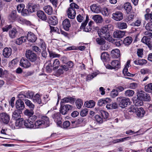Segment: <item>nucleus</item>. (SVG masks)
Masks as SVG:
<instances>
[{"label":"nucleus","instance_id":"f257e3e1","mask_svg":"<svg viewBox=\"0 0 152 152\" xmlns=\"http://www.w3.org/2000/svg\"><path fill=\"white\" fill-rule=\"evenodd\" d=\"M113 28V26L111 25L105 26L98 30V35L100 37L104 38L110 41L112 40V37L110 35L109 31L112 30Z\"/></svg>","mask_w":152,"mask_h":152},{"label":"nucleus","instance_id":"f03ea898","mask_svg":"<svg viewBox=\"0 0 152 152\" xmlns=\"http://www.w3.org/2000/svg\"><path fill=\"white\" fill-rule=\"evenodd\" d=\"M50 124L49 118L46 116H43L40 119L36 121L34 125V128L37 129L42 127H46L49 126Z\"/></svg>","mask_w":152,"mask_h":152},{"label":"nucleus","instance_id":"7ed1b4c3","mask_svg":"<svg viewBox=\"0 0 152 152\" xmlns=\"http://www.w3.org/2000/svg\"><path fill=\"white\" fill-rule=\"evenodd\" d=\"M117 101L119 102V105L122 108H125L127 105L130 104V99L125 97H118L117 98Z\"/></svg>","mask_w":152,"mask_h":152},{"label":"nucleus","instance_id":"20e7f679","mask_svg":"<svg viewBox=\"0 0 152 152\" xmlns=\"http://www.w3.org/2000/svg\"><path fill=\"white\" fill-rule=\"evenodd\" d=\"M131 111L133 113H136V114L137 117L141 118L143 117L145 113V111L141 107L138 108L135 106L132 107L131 109Z\"/></svg>","mask_w":152,"mask_h":152},{"label":"nucleus","instance_id":"39448f33","mask_svg":"<svg viewBox=\"0 0 152 152\" xmlns=\"http://www.w3.org/2000/svg\"><path fill=\"white\" fill-rule=\"evenodd\" d=\"M26 57L32 62H35L37 59V55L30 50H26L25 53Z\"/></svg>","mask_w":152,"mask_h":152},{"label":"nucleus","instance_id":"423d86ee","mask_svg":"<svg viewBox=\"0 0 152 152\" xmlns=\"http://www.w3.org/2000/svg\"><path fill=\"white\" fill-rule=\"evenodd\" d=\"M73 105L69 104H66L63 106H61L60 107V113L64 115L66 114L70 111L73 109Z\"/></svg>","mask_w":152,"mask_h":152},{"label":"nucleus","instance_id":"0eeeda50","mask_svg":"<svg viewBox=\"0 0 152 152\" xmlns=\"http://www.w3.org/2000/svg\"><path fill=\"white\" fill-rule=\"evenodd\" d=\"M137 96L139 99L143 101H149L150 99L149 94L142 91H138Z\"/></svg>","mask_w":152,"mask_h":152},{"label":"nucleus","instance_id":"6e6552de","mask_svg":"<svg viewBox=\"0 0 152 152\" xmlns=\"http://www.w3.org/2000/svg\"><path fill=\"white\" fill-rule=\"evenodd\" d=\"M10 120V117L7 113H3L0 114V121L7 124Z\"/></svg>","mask_w":152,"mask_h":152},{"label":"nucleus","instance_id":"1a4fd4ad","mask_svg":"<svg viewBox=\"0 0 152 152\" xmlns=\"http://www.w3.org/2000/svg\"><path fill=\"white\" fill-rule=\"evenodd\" d=\"M88 20V17L87 16H86V19L85 22L82 23L80 27V29L83 30L84 31L86 32H89L91 30V28L90 26L87 25L86 26Z\"/></svg>","mask_w":152,"mask_h":152},{"label":"nucleus","instance_id":"9d476101","mask_svg":"<svg viewBox=\"0 0 152 152\" xmlns=\"http://www.w3.org/2000/svg\"><path fill=\"white\" fill-rule=\"evenodd\" d=\"M123 14L120 11H116L112 14V18L117 21L121 20L123 19Z\"/></svg>","mask_w":152,"mask_h":152},{"label":"nucleus","instance_id":"9b49d317","mask_svg":"<svg viewBox=\"0 0 152 152\" xmlns=\"http://www.w3.org/2000/svg\"><path fill=\"white\" fill-rule=\"evenodd\" d=\"M20 65L24 68H28L30 66L31 64L26 58H23L20 60Z\"/></svg>","mask_w":152,"mask_h":152},{"label":"nucleus","instance_id":"f8f14e48","mask_svg":"<svg viewBox=\"0 0 152 152\" xmlns=\"http://www.w3.org/2000/svg\"><path fill=\"white\" fill-rule=\"evenodd\" d=\"M15 105L16 108L20 111L23 110L25 108L24 103L20 99L16 101Z\"/></svg>","mask_w":152,"mask_h":152},{"label":"nucleus","instance_id":"ddd939ff","mask_svg":"<svg viewBox=\"0 0 152 152\" xmlns=\"http://www.w3.org/2000/svg\"><path fill=\"white\" fill-rule=\"evenodd\" d=\"M52 117L54 119V121L56 122L58 126L62 128V121H61L59 114L58 113H55L52 116Z\"/></svg>","mask_w":152,"mask_h":152},{"label":"nucleus","instance_id":"4468645a","mask_svg":"<svg viewBox=\"0 0 152 152\" xmlns=\"http://www.w3.org/2000/svg\"><path fill=\"white\" fill-rule=\"evenodd\" d=\"M26 39L30 42H35L37 39V37L36 36L31 32H28L27 34Z\"/></svg>","mask_w":152,"mask_h":152},{"label":"nucleus","instance_id":"2eb2a0df","mask_svg":"<svg viewBox=\"0 0 152 152\" xmlns=\"http://www.w3.org/2000/svg\"><path fill=\"white\" fill-rule=\"evenodd\" d=\"M50 60H51L50 63L53 66V69L55 70L57 69L59 67L60 64V62L59 60L57 59H56L53 60L51 59Z\"/></svg>","mask_w":152,"mask_h":152},{"label":"nucleus","instance_id":"dca6fc26","mask_svg":"<svg viewBox=\"0 0 152 152\" xmlns=\"http://www.w3.org/2000/svg\"><path fill=\"white\" fill-rule=\"evenodd\" d=\"M12 53V50L10 48H5L3 51V55L4 57L8 58L11 56Z\"/></svg>","mask_w":152,"mask_h":152},{"label":"nucleus","instance_id":"f3484780","mask_svg":"<svg viewBox=\"0 0 152 152\" xmlns=\"http://www.w3.org/2000/svg\"><path fill=\"white\" fill-rule=\"evenodd\" d=\"M125 34L124 31L117 30L113 32V35L115 38H121L124 36Z\"/></svg>","mask_w":152,"mask_h":152},{"label":"nucleus","instance_id":"a211bd4d","mask_svg":"<svg viewBox=\"0 0 152 152\" xmlns=\"http://www.w3.org/2000/svg\"><path fill=\"white\" fill-rule=\"evenodd\" d=\"M48 23L53 25H55L58 23V20L56 16H53L49 17Z\"/></svg>","mask_w":152,"mask_h":152},{"label":"nucleus","instance_id":"6ab92c4d","mask_svg":"<svg viewBox=\"0 0 152 152\" xmlns=\"http://www.w3.org/2000/svg\"><path fill=\"white\" fill-rule=\"evenodd\" d=\"M68 17L71 19H73L75 18L76 15V11L72 8H69L67 11Z\"/></svg>","mask_w":152,"mask_h":152},{"label":"nucleus","instance_id":"aec40b11","mask_svg":"<svg viewBox=\"0 0 152 152\" xmlns=\"http://www.w3.org/2000/svg\"><path fill=\"white\" fill-rule=\"evenodd\" d=\"M25 121L22 118L16 120L15 125L18 128L24 127Z\"/></svg>","mask_w":152,"mask_h":152},{"label":"nucleus","instance_id":"412c9836","mask_svg":"<svg viewBox=\"0 0 152 152\" xmlns=\"http://www.w3.org/2000/svg\"><path fill=\"white\" fill-rule=\"evenodd\" d=\"M9 36L11 38H15L16 37L18 34V31L15 28H13L9 32Z\"/></svg>","mask_w":152,"mask_h":152},{"label":"nucleus","instance_id":"4be33fe9","mask_svg":"<svg viewBox=\"0 0 152 152\" xmlns=\"http://www.w3.org/2000/svg\"><path fill=\"white\" fill-rule=\"evenodd\" d=\"M62 24L64 29L66 31H68L71 26L69 20L68 19L64 20Z\"/></svg>","mask_w":152,"mask_h":152},{"label":"nucleus","instance_id":"5701e85b","mask_svg":"<svg viewBox=\"0 0 152 152\" xmlns=\"http://www.w3.org/2000/svg\"><path fill=\"white\" fill-rule=\"evenodd\" d=\"M111 101V100L109 98H106L105 99H101L98 101V104L100 106H103Z\"/></svg>","mask_w":152,"mask_h":152},{"label":"nucleus","instance_id":"b1692460","mask_svg":"<svg viewBox=\"0 0 152 152\" xmlns=\"http://www.w3.org/2000/svg\"><path fill=\"white\" fill-rule=\"evenodd\" d=\"M120 55V51L118 49H113L111 52V55L114 58H118L119 57Z\"/></svg>","mask_w":152,"mask_h":152},{"label":"nucleus","instance_id":"393cba45","mask_svg":"<svg viewBox=\"0 0 152 152\" xmlns=\"http://www.w3.org/2000/svg\"><path fill=\"white\" fill-rule=\"evenodd\" d=\"M37 15L38 17L42 20L43 21L46 20L47 18L46 15L43 11L41 10L38 11Z\"/></svg>","mask_w":152,"mask_h":152},{"label":"nucleus","instance_id":"a878e982","mask_svg":"<svg viewBox=\"0 0 152 152\" xmlns=\"http://www.w3.org/2000/svg\"><path fill=\"white\" fill-rule=\"evenodd\" d=\"M18 17L17 12L15 11H13L9 15L8 18L11 21L13 22Z\"/></svg>","mask_w":152,"mask_h":152},{"label":"nucleus","instance_id":"bb28decb","mask_svg":"<svg viewBox=\"0 0 152 152\" xmlns=\"http://www.w3.org/2000/svg\"><path fill=\"white\" fill-rule=\"evenodd\" d=\"M141 41L147 45L149 48H151V39L150 38H148L146 36H144L142 38Z\"/></svg>","mask_w":152,"mask_h":152},{"label":"nucleus","instance_id":"cd10ccee","mask_svg":"<svg viewBox=\"0 0 152 152\" xmlns=\"http://www.w3.org/2000/svg\"><path fill=\"white\" fill-rule=\"evenodd\" d=\"M24 126L27 128L31 129L34 127V124L33 122L29 119L25 121Z\"/></svg>","mask_w":152,"mask_h":152},{"label":"nucleus","instance_id":"c85d7f7f","mask_svg":"<svg viewBox=\"0 0 152 152\" xmlns=\"http://www.w3.org/2000/svg\"><path fill=\"white\" fill-rule=\"evenodd\" d=\"M91 11L94 13H98L100 12V7L96 4H93L91 6Z\"/></svg>","mask_w":152,"mask_h":152},{"label":"nucleus","instance_id":"c756f323","mask_svg":"<svg viewBox=\"0 0 152 152\" xmlns=\"http://www.w3.org/2000/svg\"><path fill=\"white\" fill-rule=\"evenodd\" d=\"M123 7L127 13L130 12L132 9L130 3L129 2L125 3L123 5Z\"/></svg>","mask_w":152,"mask_h":152},{"label":"nucleus","instance_id":"7c9ffc66","mask_svg":"<svg viewBox=\"0 0 152 152\" xmlns=\"http://www.w3.org/2000/svg\"><path fill=\"white\" fill-rule=\"evenodd\" d=\"M92 19L96 23H102L103 21V19L101 16L99 15H96L93 16L92 17Z\"/></svg>","mask_w":152,"mask_h":152},{"label":"nucleus","instance_id":"2f4dec72","mask_svg":"<svg viewBox=\"0 0 152 152\" xmlns=\"http://www.w3.org/2000/svg\"><path fill=\"white\" fill-rule=\"evenodd\" d=\"M43 10L45 12L49 15H51L52 14L53 10L52 7L50 5H47L43 7Z\"/></svg>","mask_w":152,"mask_h":152},{"label":"nucleus","instance_id":"473e14b6","mask_svg":"<svg viewBox=\"0 0 152 152\" xmlns=\"http://www.w3.org/2000/svg\"><path fill=\"white\" fill-rule=\"evenodd\" d=\"M21 111L18 110L15 111L12 114V118L14 119L17 120L20 118V114Z\"/></svg>","mask_w":152,"mask_h":152},{"label":"nucleus","instance_id":"72a5a7b5","mask_svg":"<svg viewBox=\"0 0 152 152\" xmlns=\"http://www.w3.org/2000/svg\"><path fill=\"white\" fill-rule=\"evenodd\" d=\"M147 61L144 59H137L134 61V63L136 65H142L147 63Z\"/></svg>","mask_w":152,"mask_h":152},{"label":"nucleus","instance_id":"f704fd0d","mask_svg":"<svg viewBox=\"0 0 152 152\" xmlns=\"http://www.w3.org/2000/svg\"><path fill=\"white\" fill-rule=\"evenodd\" d=\"M40 96L38 94H36L33 97V101L35 102H37L39 104H43L44 103H42L41 100L40 99Z\"/></svg>","mask_w":152,"mask_h":152},{"label":"nucleus","instance_id":"c9c22d12","mask_svg":"<svg viewBox=\"0 0 152 152\" xmlns=\"http://www.w3.org/2000/svg\"><path fill=\"white\" fill-rule=\"evenodd\" d=\"M133 39L132 37H128L125 38L124 39L123 43L126 45H129L132 42Z\"/></svg>","mask_w":152,"mask_h":152},{"label":"nucleus","instance_id":"e433bc0d","mask_svg":"<svg viewBox=\"0 0 152 152\" xmlns=\"http://www.w3.org/2000/svg\"><path fill=\"white\" fill-rule=\"evenodd\" d=\"M143 100L139 99L138 97L133 100V103L136 106H140L143 105Z\"/></svg>","mask_w":152,"mask_h":152},{"label":"nucleus","instance_id":"4c0bfd02","mask_svg":"<svg viewBox=\"0 0 152 152\" xmlns=\"http://www.w3.org/2000/svg\"><path fill=\"white\" fill-rule=\"evenodd\" d=\"M111 64L112 65V67L114 69L119 68L120 66V61L118 60H114L112 61L111 62Z\"/></svg>","mask_w":152,"mask_h":152},{"label":"nucleus","instance_id":"58836bf2","mask_svg":"<svg viewBox=\"0 0 152 152\" xmlns=\"http://www.w3.org/2000/svg\"><path fill=\"white\" fill-rule=\"evenodd\" d=\"M51 61V60H48L47 62L48 64L46 66V69L47 72L48 73L51 72L52 70L53 69V66L50 63Z\"/></svg>","mask_w":152,"mask_h":152},{"label":"nucleus","instance_id":"ea45409f","mask_svg":"<svg viewBox=\"0 0 152 152\" xmlns=\"http://www.w3.org/2000/svg\"><path fill=\"white\" fill-rule=\"evenodd\" d=\"M24 102L26 105L31 110H33L35 108V105L29 100L26 99Z\"/></svg>","mask_w":152,"mask_h":152},{"label":"nucleus","instance_id":"a19ab883","mask_svg":"<svg viewBox=\"0 0 152 152\" xmlns=\"http://www.w3.org/2000/svg\"><path fill=\"white\" fill-rule=\"evenodd\" d=\"M95 105V102L93 100H90L89 101H87L85 103V105L86 107L88 108L93 107Z\"/></svg>","mask_w":152,"mask_h":152},{"label":"nucleus","instance_id":"79ce46f5","mask_svg":"<svg viewBox=\"0 0 152 152\" xmlns=\"http://www.w3.org/2000/svg\"><path fill=\"white\" fill-rule=\"evenodd\" d=\"M75 99L74 98L71 97L70 96H68L62 99L61 102L63 103H67L73 102L75 101Z\"/></svg>","mask_w":152,"mask_h":152},{"label":"nucleus","instance_id":"37998d69","mask_svg":"<svg viewBox=\"0 0 152 152\" xmlns=\"http://www.w3.org/2000/svg\"><path fill=\"white\" fill-rule=\"evenodd\" d=\"M26 39V37H22L19 38L18 39L16 40L15 42L18 45H20L23 42H25Z\"/></svg>","mask_w":152,"mask_h":152},{"label":"nucleus","instance_id":"c03bdc74","mask_svg":"<svg viewBox=\"0 0 152 152\" xmlns=\"http://www.w3.org/2000/svg\"><path fill=\"white\" fill-rule=\"evenodd\" d=\"M118 27L121 29L126 28L127 27V24L124 22H120L117 24Z\"/></svg>","mask_w":152,"mask_h":152},{"label":"nucleus","instance_id":"a18cd8bd","mask_svg":"<svg viewBox=\"0 0 152 152\" xmlns=\"http://www.w3.org/2000/svg\"><path fill=\"white\" fill-rule=\"evenodd\" d=\"M141 24V20L138 19L136 21L132 22L130 24V25L133 26H140Z\"/></svg>","mask_w":152,"mask_h":152},{"label":"nucleus","instance_id":"49530a36","mask_svg":"<svg viewBox=\"0 0 152 152\" xmlns=\"http://www.w3.org/2000/svg\"><path fill=\"white\" fill-rule=\"evenodd\" d=\"M49 53L50 57V58H59L60 56V54H58L55 52L49 51Z\"/></svg>","mask_w":152,"mask_h":152},{"label":"nucleus","instance_id":"de8ad7c7","mask_svg":"<svg viewBox=\"0 0 152 152\" xmlns=\"http://www.w3.org/2000/svg\"><path fill=\"white\" fill-rule=\"evenodd\" d=\"M98 74V73L97 72H95L93 73L92 74L88 75L86 77V80H90L92 79L94 77H95Z\"/></svg>","mask_w":152,"mask_h":152},{"label":"nucleus","instance_id":"09e8293b","mask_svg":"<svg viewBox=\"0 0 152 152\" xmlns=\"http://www.w3.org/2000/svg\"><path fill=\"white\" fill-rule=\"evenodd\" d=\"M36 6L34 5L28 4L27 6V8L29 12L32 13L34 12L36 10Z\"/></svg>","mask_w":152,"mask_h":152},{"label":"nucleus","instance_id":"8fccbe9b","mask_svg":"<svg viewBox=\"0 0 152 152\" xmlns=\"http://www.w3.org/2000/svg\"><path fill=\"white\" fill-rule=\"evenodd\" d=\"M134 91L133 90L129 89L125 91L124 94L126 96L130 97L132 96L134 94Z\"/></svg>","mask_w":152,"mask_h":152},{"label":"nucleus","instance_id":"3c124183","mask_svg":"<svg viewBox=\"0 0 152 152\" xmlns=\"http://www.w3.org/2000/svg\"><path fill=\"white\" fill-rule=\"evenodd\" d=\"M145 90L148 92H151L152 91V83H149L145 86Z\"/></svg>","mask_w":152,"mask_h":152},{"label":"nucleus","instance_id":"603ef678","mask_svg":"<svg viewBox=\"0 0 152 152\" xmlns=\"http://www.w3.org/2000/svg\"><path fill=\"white\" fill-rule=\"evenodd\" d=\"M7 74V70H3L2 68L0 67V77H6Z\"/></svg>","mask_w":152,"mask_h":152},{"label":"nucleus","instance_id":"864d4df0","mask_svg":"<svg viewBox=\"0 0 152 152\" xmlns=\"http://www.w3.org/2000/svg\"><path fill=\"white\" fill-rule=\"evenodd\" d=\"M146 30L149 31H152V21L147 23L145 26Z\"/></svg>","mask_w":152,"mask_h":152},{"label":"nucleus","instance_id":"5fc2aeb1","mask_svg":"<svg viewBox=\"0 0 152 152\" xmlns=\"http://www.w3.org/2000/svg\"><path fill=\"white\" fill-rule=\"evenodd\" d=\"M76 104L77 108L80 109L83 104L82 100L80 99H78L76 102Z\"/></svg>","mask_w":152,"mask_h":152},{"label":"nucleus","instance_id":"6e6d98bb","mask_svg":"<svg viewBox=\"0 0 152 152\" xmlns=\"http://www.w3.org/2000/svg\"><path fill=\"white\" fill-rule=\"evenodd\" d=\"M101 115L102 118L104 119H106L107 118L108 113L107 112L104 110H101L100 111Z\"/></svg>","mask_w":152,"mask_h":152},{"label":"nucleus","instance_id":"4d7b16f0","mask_svg":"<svg viewBox=\"0 0 152 152\" xmlns=\"http://www.w3.org/2000/svg\"><path fill=\"white\" fill-rule=\"evenodd\" d=\"M32 110H30L28 109H27L24 111V113L26 115L28 116H31L34 114V112Z\"/></svg>","mask_w":152,"mask_h":152},{"label":"nucleus","instance_id":"13d9d810","mask_svg":"<svg viewBox=\"0 0 152 152\" xmlns=\"http://www.w3.org/2000/svg\"><path fill=\"white\" fill-rule=\"evenodd\" d=\"M25 7V5L23 4H20L18 5L17 7V10L18 12H21Z\"/></svg>","mask_w":152,"mask_h":152},{"label":"nucleus","instance_id":"bf43d9fd","mask_svg":"<svg viewBox=\"0 0 152 152\" xmlns=\"http://www.w3.org/2000/svg\"><path fill=\"white\" fill-rule=\"evenodd\" d=\"M134 18V15L133 13H131L129 14L126 19L127 22L133 21Z\"/></svg>","mask_w":152,"mask_h":152},{"label":"nucleus","instance_id":"052dcab7","mask_svg":"<svg viewBox=\"0 0 152 152\" xmlns=\"http://www.w3.org/2000/svg\"><path fill=\"white\" fill-rule=\"evenodd\" d=\"M88 112V110L87 108L84 109L81 111L80 115L81 116L84 117L87 115Z\"/></svg>","mask_w":152,"mask_h":152},{"label":"nucleus","instance_id":"680f3d73","mask_svg":"<svg viewBox=\"0 0 152 152\" xmlns=\"http://www.w3.org/2000/svg\"><path fill=\"white\" fill-rule=\"evenodd\" d=\"M97 43L99 45H102L104 44L105 41L103 39L98 38L96 39Z\"/></svg>","mask_w":152,"mask_h":152},{"label":"nucleus","instance_id":"e2e57ef3","mask_svg":"<svg viewBox=\"0 0 152 152\" xmlns=\"http://www.w3.org/2000/svg\"><path fill=\"white\" fill-rule=\"evenodd\" d=\"M108 54L107 52H104L102 53L101 55V58L103 60L106 59L108 57Z\"/></svg>","mask_w":152,"mask_h":152},{"label":"nucleus","instance_id":"0e129e2a","mask_svg":"<svg viewBox=\"0 0 152 152\" xmlns=\"http://www.w3.org/2000/svg\"><path fill=\"white\" fill-rule=\"evenodd\" d=\"M118 92L116 90L113 89L110 93V96L113 98H114L118 95Z\"/></svg>","mask_w":152,"mask_h":152},{"label":"nucleus","instance_id":"69168bd1","mask_svg":"<svg viewBox=\"0 0 152 152\" xmlns=\"http://www.w3.org/2000/svg\"><path fill=\"white\" fill-rule=\"evenodd\" d=\"M70 122L69 121H64L63 124V128L65 129L68 128L70 126Z\"/></svg>","mask_w":152,"mask_h":152},{"label":"nucleus","instance_id":"338daca9","mask_svg":"<svg viewBox=\"0 0 152 152\" xmlns=\"http://www.w3.org/2000/svg\"><path fill=\"white\" fill-rule=\"evenodd\" d=\"M137 87V84L135 83H133L129 84V88L132 89H135Z\"/></svg>","mask_w":152,"mask_h":152},{"label":"nucleus","instance_id":"774afa93","mask_svg":"<svg viewBox=\"0 0 152 152\" xmlns=\"http://www.w3.org/2000/svg\"><path fill=\"white\" fill-rule=\"evenodd\" d=\"M137 54L139 57L142 58L143 55V49H138L137 52Z\"/></svg>","mask_w":152,"mask_h":152}]
</instances>
